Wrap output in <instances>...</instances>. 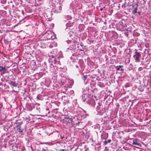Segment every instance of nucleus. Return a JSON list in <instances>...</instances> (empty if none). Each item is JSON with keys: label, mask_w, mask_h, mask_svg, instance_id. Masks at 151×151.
<instances>
[{"label": "nucleus", "mask_w": 151, "mask_h": 151, "mask_svg": "<svg viewBox=\"0 0 151 151\" xmlns=\"http://www.w3.org/2000/svg\"><path fill=\"white\" fill-rule=\"evenodd\" d=\"M133 145H134L141 147L142 142L139 139H134L133 140Z\"/></svg>", "instance_id": "nucleus-1"}, {"label": "nucleus", "mask_w": 151, "mask_h": 151, "mask_svg": "<svg viewBox=\"0 0 151 151\" xmlns=\"http://www.w3.org/2000/svg\"><path fill=\"white\" fill-rule=\"evenodd\" d=\"M140 55H141L139 52H136L135 53V55H134V57L136 62H139Z\"/></svg>", "instance_id": "nucleus-2"}, {"label": "nucleus", "mask_w": 151, "mask_h": 151, "mask_svg": "<svg viewBox=\"0 0 151 151\" xmlns=\"http://www.w3.org/2000/svg\"><path fill=\"white\" fill-rule=\"evenodd\" d=\"M17 131L21 133L22 132L23 130L21 129V125L22 124V122H17Z\"/></svg>", "instance_id": "nucleus-3"}, {"label": "nucleus", "mask_w": 151, "mask_h": 151, "mask_svg": "<svg viewBox=\"0 0 151 151\" xmlns=\"http://www.w3.org/2000/svg\"><path fill=\"white\" fill-rule=\"evenodd\" d=\"M43 35H46V36L47 37V36L48 35V37L47 38H48L49 39H50L52 38V34L51 32L50 31H47V32H45L43 33Z\"/></svg>", "instance_id": "nucleus-4"}, {"label": "nucleus", "mask_w": 151, "mask_h": 151, "mask_svg": "<svg viewBox=\"0 0 151 151\" xmlns=\"http://www.w3.org/2000/svg\"><path fill=\"white\" fill-rule=\"evenodd\" d=\"M9 84L12 86L14 87H17V85H18V84L17 83H16L14 82H13L12 81H11L9 83Z\"/></svg>", "instance_id": "nucleus-5"}, {"label": "nucleus", "mask_w": 151, "mask_h": 151, "mask_svg": "<svg viewBox=\"0 0 151 151\" xmlns=\"http://www.w3.org/2000/svg\"><path fill=\"white\" fill-rule=\"evenodd\" d=\"M123 67V65L117 66L116 67V69L117 70H120L122 71H124V69L123 68H120Z\"/></svg>", "instance_id": "nucleus-6"}, {"label": "nucleus", "mask_w": 151, "mask_h": 151, "mask_svg": "<svg viewBox=\"0 0 151 151\" xmlns=\"http://www.w3.org/2000/svg\"><path fill=\"white\" fill-rule=\"evenodd\" d=\"M73 24L72 22H70L69 21L66 24V25L67 27H70Z\"/></svg>", "instance_id": "nucleus-7"}, {"label": "nucleus", "mask_w": 151, "mask_h": 151, "mask_svg": "<svg viewBox=\"0 0 151 151\" xmlns=\"http://www.w3.org/2000/svg\"><path fill=\"white\" fill-rule=\"evenodd\" d=\"M55 64H58L59 62V59L58 57L54 59Z\"/></svg>", "instance_id": "nucleus-8"}, {"label": "nucleus", "mask_w": 151, "mask_h": 151, "mask_svg": "<svg viewBox=\"0 0 151 151\" xmlns=\"http://www.w3.org/2000/svg\"><path fill=\"white\" fill-rule=\"evenodd\" d=\"M137 7L134 8V9H133V11L132 12L133 14H135L137 12Z\"/></svg>", "instance_id": "nucleus-9"}, {"label": "nucleus", "mask_w": 151, "mask_h": 151, "mask_svg": "<svg viewBox=\"0 0 151 151\" xmlns=\"http://www.w3.org/2000/svg\"><path fill=\"white\" fill-rule=\"evenodd\" d=\"M3 70H6L5 68V67H3L2 66H0V71L1 72Z\"/></svg>", "instance_id": "nucleus-10"}, {"label": "nucleus", "mask_w": 151, "mask_h": 151, "mask_svg": "<svg viewBox=\"0 0 151 151\" xmlns=\"http://www.w3.org/2000/svg\"><path fill=\"white\" fill-rule=\"evenodd\" d=\"M87 75H85V76H84L83 77H82V79L85 81V80L87 78Z\"/></svg>", "instance_id": "nucleus-11"}, {"label": "nucleus", "mask_w": 151, "mask_h": 151, "mask_svg": "<svg viewBox=\"0 0 151 151\" xmlns=\"http://www.w3.org/2000/svg\"><path fill=\"white\" fill-rule=\"evenodd\" d=\"M36 109L39 111L40 110V108L39 107V105H38V106H37L36 107Z\"/></svg>", "instance_id": "nucleus-12"}, {"label": "nucleus", "mask_w": 151, "mask_h": 151, "mask_svg": "<svg viewBox=\"0 0 151 151\" xmlns=\"http://www.w3.org/2000/svg\"><path fill=\"white\" fill-rule=\"evenodd\" d=\"M6 70H3L2 71H1V75H2L4 74L5 73V71H6Z\"/></svg>", "instance_id": "nucleus-13"}, {"label": "nucleus", "mask_w": 151, "mask_h": 151, "mask_svg": "<svg viewBox=\"0 0 151 151\" xmlns=\"http://www.w3.org/2000/svg\"><path fill=\"white\" fill-rule=\"evenodd\" d=\"M71 18V17L70 16H68L67 17V19H70Z\"/></svg>", "instance_id": "nucleus-14"}, {"label": "nucleus", "mask_w": 151, "mask_h": 151, "mask_svg": "<svg viewBox=\"0 0 151 151\" xmlns=\"http://www.w3.org/2000/svg\"><path fill=\"white\" fill-rule=\"evenodd\" d=\"M107 141V142H106L110 143L111 142V140L109 139H108Z\"/></svg>", "instance_id": "nucleus-15"}, {"label": "nucleus", "mask_w": 151, "mask_h": 151, "mask_svg": "<svg viewBox=\"0 0 151 151\" xmlns=\"http://www.w3.org/2000/svg\"><path fill=\"white\" fill-rule=\"evenodd\" d=\"M141 12H138V14H139V15H140L141 14Z\"/></svg>", "instance_id": "nucleus-16"}, {"label": "nucleus", "mask_w": 151, "mask_h": 151, "mask_svg": "<svg viewBox=\"0 0 151 151\" xmlns=\"http://www.w3.org/2000/svg\"><path fill=\"white\" fill-rule=\"evenodd\" d=\"M71 85H72L73 84V82L72 81H71Z\"/></svg>", "instance_id": "nucleus-17"}, {"label": "nucleus", "mask_w": 151, "mask_h": 151, "mask_svg": "<svg viewBox=\"0 0 151 151\" xmlns=\"http://www.w3.org/2000/svg\"><path fill=\"white\" fill-rule=\"evenodd\" d=\"M32 107H30V109H29V110H32Z\"/></svg>", "instance_id": "nucleus-18"}, {"label": "nucleus", "mask_w": 151, "mask_h": 151, "mask_svg": "<svg viewBox=\"0 0 151 151\" xmlns=\"http://www.w3.org/2000/svg\"><path fill=\"white\" fill-rule=\"evenodd\" d=\"M107 142V141H105L104 142L105 144H107V143H108V142Z\"/></svg>", "instance_id": "nucleus-19"}, {"label": "nucleus", "mask_w": 151, "mask_h": 151, "mask_svg": "<svg viewBox=\"0 0 151 151\" xmlns=\"http://www.w3.org/2000/svg\"><path fill=\"white\" fill-rule=\"evenodd\" d=\"M76 68H78V65H76Z\"/></svg>", "instance_id": "nucleus-20"}, {"label": "nucleus", "mask_w": 151, "mask_h": 151, "mask_svg": "<svg viewBox=\"0 0 151 151\" xmlns=\"http://www.w3.org/2000/svg\"><path fill=\"white\" fill-rule=\"evenodd\" d=\"M2 105L0 104V108H1L2 107Z\"/></svg>", "instance_id": "nucleus-21"}, {"label": "nucleus", "mask_w": 151, "mask_h": 151, "mask_svg": "<svg viewBox=\"0 0 151 151\" xmlns=\"http://www.w3.org/2000/svg\"><path fill=\"white\" fill-rule=\"evenodd\" d=\"M80 45L81 46H82L83 45V44L82 43H81L80 44Z\"/></svg>", "instance_id": "nucleus-22"}, {"label": "nucleus", "mask_w": 151, "mask_h": 151, "mask_svg": "<svg viewBox=\"0 0 151 151\" xmlns=\"http://www.w3.org/2000/svg\"><path fill=\"white\" fill-rule=\"evenodd\" d=\"M52 27H53V26H54V24H52Z\"/></svg>", "instance_id": "nucleus-23"}, {"label": "nucleus", "mask_w": 151, "mask_h": 151, "mask_svg": "<svg viewBox=\"0 0 151 151\" xmlns=\"http://www.w3.org/2000/svg\"><path fill=\"white\" fill-rule=\"evenodd\" d=\"M100 10H102V8H101Z\"/></svg>", "instance_id": "nucleus-24"}, {"label": "nucleus", "mask_w": 151, "mask_h": 151, "mask_svg": "<svg viewBox=\"0 0 151 151\" xmlns=\"http://www.w3.org/2000/svg\"><path fill=\"white\" fill-rule=\"evenodd\" d=\"M121 30L122 31L123 30Z\"/></svg>", "instance_id": "nucleus-25"}]
</instances>
